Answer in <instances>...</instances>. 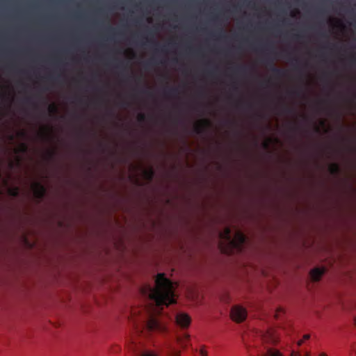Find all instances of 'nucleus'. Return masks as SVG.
<instances>
[{"instance_id": "1", "label": "nucleus", "mask_w": 356, "mask_h": 356, "mask_svg": "<svg viewBox=\"0 0 356 356\" xmlns=\"http://www.w3.org/2000/svg\"><path fill=\"white\" fill-rule=\"evenodd\" d=\"M156 286L152 288L149 286L143 289V293L147 295L152 301L140 309L132 311L134 315L136 312H143L144 315L134 320L136 329L138 332H142L140 327L137 325L140 323L141 327L147 332L161 331L163 326L156 316L161 313L163 306H168L176 302L174 283L167 278L164 273H159L155 279Z\"/></svg>"}, {"instance_id": "2", "label": "nucleus", "mask_w": 356, "mask_h": 356, "mask_svg": "<svg viewBox=\"0 0 356 356\" xmlns=\"http://www.w3.org/2000/svg\"><path fill=\"white\" fill-rule=\"evenodd\" d=\"M220 237L229 245L237 249H241L246 241V236L240 231H237L233 238L231 229L228 227H226L223 232L220 233Z\"/></svg>"}, {"instance_id": "3", "label": "nucleus", "mask_w": 356, "mask_h": 356, "mask_svg": "<svg viewBox=\"0 0 356 356\" xmlns=\"http://www.w3.org/2000/svg\"><path fill=\"white\" fill-rule=\"evenodd\" d=\"M230 315L233 321L241 323L246 319L247 310L242 306L235 305L232 307Z\"/></svg>"}, {"instance_id": "4", "label": "nucleus", "mask_w": 356, "mask_h": 356, "mask_svg": "<svg viewBox=\"0 0 356 356\" xmlns=\"http://www.w3.org/2000/svg\"><path fill=\"white\" fill-rule=\"evenodd\" d=\"M33 190L35 197L38 200L44 198L46 194V188L40 182H35L33 184Z\"/></svg>"}, {"instance_id": "5", "label": "nucleus", "mask_w": 356, "mask_h": 356, "mask_svg": "<svg viewBox=\"0 0 356 356\" xmlns=\"http://www.w3.org/2000/svg\"><path fill=\"white\" fill-rule=\"evenodd\" d=\"M176 322L179 326L186 327L191 323V318L186 314L179 313L176 315Z\"/></svg>"}, {"instance_id": "6", "label": "nucleus", "mask_w": 356, "mask_h": 356, "mask_svg": "<svg viewBox=\"0 0 356 356\" xmlns=\"http://www.w3.org/2000/svg\"><path fill=\"white\" fill-rule=\"evenodd\" d=\"M264 63L266 66L270 67V70L276 77H282L286 75V71L283 69L275 67L273 60H266L264 61Z\"/></svg>"}, {"instance_id": "7", "label": "nucleus", "mask_w": 356, "mask_h": 356, "mask_svg": "<svg viewBox=\"0 0 356 356\" xmlns=\"http://www.w3.org/2000/svg\"><path fill=\"white\" fill-rule=\"evenodd\" d=\"M210 125V122L207 120H203L201 122L197 124L194 127V131L197 134H201L205 129Z\"/></svg>"}, {"instance_id": "8", "label": "nucleus", "mask_w": 356, "mask_h": 356, "mask_svg": "<svg viewBox=\"0 0 356 356\" xmlns=\"http://www.w3.org/2000/svg\"><path fill=\"white\" fill-rule=\"evenodd\" d=\"M324 270L320 268H315L311 270L310 275L314 281H318L324 273Z\"/></svg>"}, {"instance_id": "9", "label": "nucleus", "mask_w": 356, "mask_h": 356, "mask_svg": "<svg viewBox=\"0 0 356 356\" xmlns=\"http://www.w3.org/2000/svg\"><path fill=\"white\" fill-rule=\"evenodd\" d=\"M261 356H283L282 353L274 348H268L265 353H261Z\"/></svg>"}, {"instance_id": "10", "label": "nucleus", "mask_w": 356, "mask_h": 356, "mask_svg": "<svg viewBox=\"0 0 356 356\" xmlns=\"http://www.w3.org/2000/svg\"><path fill=\"white\" fill-rule=\"evenodd\" d=\"M189 335L187 334H184L182 336H179L177 337V342L180 344L182 348H185L187 346L188 341L189 340Z\"/></svg>"}, {"instance_id": "11", "label": "nucleus", "mask_w": 356, "mask_h": 356, "mask_svg": "<svg viewBox=\"0 0 356 356\" xmlns=\"http://www.w3.org/2000/svg\"><path fill=\"white\" fill-rule=\"evenodd\" d=\"M164 93L167 96H177L179 94V90L177 88L172 87L167 88L164 90Z\"/></svg>"}, {"instance_id": "12", "label": "nucleus", "mask_w": 356, "mask_h": 356, "mask_svg": "<svg viewBox=\"0 0 356 356\" xmlns=\"http://www.w3.org/2000/svg\"><path fill=\"white\" fill-rule=\"evenodd\" d=\"M329 170H330V172L334 175H338L340 172V168H339V165L337 163L332 164L330 166Z\"/></svg>"}, {"instance_id": "13", "label": "nucleus", "mask_w": 356, "mask_h": 356, "mask_svg": "<svg viewBox=\"0 0 356 356\" xmlns=\"http://www.w3.org/2000/svg\"><path fill=\"white\" fill-rule=\"evenodd\" d=\"M144 174L149 181H152L154 176V171L152 168H150L145 170Z\"/></svg>"}, {"instance_id": "14", "label": "nucleus", "mask_w": 356, "mask_h": 356, "mask_svg": "<svg viewBox=\"0 0 356 356\" xmlns=\"http://www.w3.org/2000/svg\"><path fill=\"white\" fill-rule=\"evenodd\" d=\"M138 356H157V355L150 350H143L139 352Z\"/></svg>"}, {"instance_id": "15", "label": "nucleus", "mask_w": 356, "mask_h": 356, "mask_svg": "<svg viewBox=\"0 0 356 356\" xmlns=\"http://www.w3.org/2000/svg\"><path fill=\"white\" fill-rule=\"evenodd\" d=\"M147 42H150V40H147ZM151 42L154 44V46L155 47L154 48L155 51H161L162 52H165V45L162 46L160 49H159V48H157L159 46L158 42H156L154 40L151 41Z\"/></svg>"}, {"instance_id": "16", "label": "nucleus", "mask_w": 356, "mask_h": 356, "mask_svg": "<svg viewBox=\"0 0 356 356\" xmlns=\"http://www.w3.org/2000/svg\"><path fill=\"white\" fill-rule=\"evenodd\" d=\"M212 35L213 37H216V38H225L226 37L225 31L222 30V29H220L218 32L212 33Z\"/></svg>"}, {"instance_id": "17", "label": "nucleus", "mask_w": 356, "mask_h": 356, "mask_svg": "<svg viewBox=\"0 0 356 356\" xmlns=\"http://www.w3.org/2000/svg\"><path fill=\"white\" fill-rule=\"evenodd\" d=\"M137 119L138 122H144L146 120V115L144 113H139Z\"/></svg>"}, {"instance_id": "18", "label": "nucleus", "mask_w": 356, "mask_h": 356, "mask_svg": "<svg viewBox=\"0 0 356 356\" xmlns=\"http://www.w3.org/2000/svg\"><path fill=\"white\" fill-rule=\"evenodd\" d=\"M49 111L51 113H56L58 111L57 107L54 104H51L49 106Z\"/></svg>"}, {"instance_id": "19", "label": "nucleus", "mask_w": 356, "mask_h": 356, "mask_svg": "<svg viewBox=\"0 0 356 356\" xmlns=\"http://www.w3.org/2000/svg\"><path fill=\"white\" fill-rule=\"evenodd\" d=\"M283 111L286 113L290 114L294 113V109L289 106H284Z\"/></svg>"}, {"instance_id": "20", "label": "nucleus", "mask_w": 356, "mask_h": 356, "mask_svg": "<svg viewBox=\"0 0 356 356\" xmlns=\"http://www.w3.org/2000/svg\"><path fill=\"white\" fill-rule=\"evenodd\" d=\"M28 147L25 143H22L19 149V152L22 153H25L27 152Z\"/></svg>"}, {"instance_id": "21", "label": "nucleus", "mask_w": 356, "mask_h": 356, "mask_svg": "<svg viewBox=\"0 0 356 356\" xmlns=\"http://www.w3.org/2000/svg\"><path fill=\"white\" fill-rule=\"evenodd\" d=\"M170 355H171V356H180V351L177 350L175 348H172L171 350Z\"/></svg>"}, {"instance_id": "22", "label": "nucleus", "mask_w": 356, "mask_h": 356, "mask_svg": "<svg viewBox=\"0 0 356 356\" xmlns=\"http://www.w3.org/2000/svg\"><path fill=\"white\" fill-rule=\"evenodd\" d=\"M309 337H310L309 334H305L304 337H303V339L299 341L298 343V346H301L303 343L304 341L305 340H308L309 339Z\"/></svg>"}, {"instance_id": "23", "label": "nucleus", "mask_w": 356, "mask_h": 356, "mask_svg": "<svg viewBox=\"0 0 356 356\" xmlns=\"http://www.w3.org/2000/svg\"><path fill=\"white\" fill-rule=\"evenodd\" d=\"M108 31L113 35H115L118 33L116 29L111 26L108 27Z\"/></svg>"}, {"instance_id": "24", "label": "nucleus", "mask_w": 356, "mask_h": 356, "mask_svg": "<svg viewBox=\"0 0 356 356\" xmlns=\"http://www.w3.org/2000/svg\"><path fill=\"white\" fill-rule=\"evenodd\" d=\"M18 193H19V190L18 188H14V189H12L10 191V195L14 196V197H17L18 195Z\"/></svg>"}, {"instance_id": "25", "label": "nucleus", "mask_w": 356, "mask_h": 356, "mask_svg": "<svg viewBox=\"0 0 356 356\" xmlns=\"http://www.w3.org/2000/svg\"><path fill=\"white\" fill-rule=\"evenodd\" d=\"M246 70L247 67L244 65H240L236 67V70L241 72H244Z\"/></svg>"}, {"instance_id": "26", "label": "nucleus", "mask_w": 356, "mask_h": 356, "mask_svg": "<svg viewBox=\"0 0 356 356\" xmlns=\"http://www.w3.org/2000/svg\"><path fill=\"white\" fill-rule=\"evenodd\" d=\"M291 93L296 96L299 97L301 95V91L300 90H294L291 91Z\"/></svg>"}, {"instance_id": "27", "label": "nucleus", "mask_w": 356, "mask_h": 356, "mask_svg": "<svg viewBox=\"0 0 356 356\" xmlns=\"http://www.w3.org/2000/svg\"><path fill=\"white\" fill-rule=\"evenodd\" d=\"M350 61L351 65H356V58L354 56L350 57Z\"/></svg>"}, {"instance_id": "28", "label": "nucleus", "mask_w": 356, "mask_h": 356, "mask_svg": "<svg viewBox=\"0 0 356 356\" xmlns=\"http://www.w3.org/2000/svg\"><path fill=\"white\" fill-rule=\"evenodd\" d=\"M141 92L143 94H147L150 97H152L153 95L152 92H150L149 90H143L141 91Z\"/></svg>"}, {"instance_id": "29", "label": "nucleus", "mask_w": 356, "mask_h": 356, "mask_svg": "<svg viewBox=\"0 0 356 356\" xmlns=\"http://www.w3.org/2000/svg\"><path fill=\"white\" fill-rule=\"evenodd\" d=\"M200 353L202 356H207V352L202 348L200 350Z\"/></svg>"}, {"instance_id": "30", "label": "nucleus", "mask_w": 356, "mask_h": 356, "mask_svg": "<svg viewBox=\"0 0 356 356\" xmlns=\"http://www.w3.org/2000/svg\"><path fill=\"white\" fill-rule=\"evenodd\" d=\"M18 134L19 136L24 137L26 136V132L24 131H22L19 132Z\"/></svg>"}, {"instance_id": "31", "label": "nucleus", "mask_w": 356, "mask_h": 356, "mask_svg": "<svg viewBox=\"0 0 356 356\" xmlns=\"http://www.w3.org/2000/svg\"><path fill=\"white\" fill-rule=\"evenodd\" d=\"M261 338L263 341H266L268 339V337L267 335H261Z\"/></svg>"}, {"instance_id": "32", "label": "nucleus", "mask_w": 356, "mask_h": 356, "mask_svg": "<svg viewBox=\"0 0 356 356\" xmlns=\"http://www.w3.org/2000/svg\"><path fill=\"white\" fill-rule=\"evenodd\" d=\"M294 38H295L296 40H299V39H300V38H302V35H298V34H297V35H294Z\"/></svg>"}, {"instance_id": "33", "label": "nucleus", "mask_w": 356, "mask_h": 356, "mask_svg": "<svg viewBox=\"0 0 356 356\" xmlns=\"http://www.w3.org/2000/svg\"><path fill=\"white\" fill-rule=\"evenodd\" d=\"M26 102L30 104L31 103V98H26Z\"/></svg>"}, {"instance_id": "34", "label": "nucleus", "mask_w": 356, "mask_h": 356, "mask_svg": "<svg viewBox=\"0 0 356 356\" xmlns=\"http://www.w3.org/2000/svg\"><path fill=\"white\" fill-rule=\"evenodd\" d=\"M318 356H327V355L324 353H321Z\"/></svg>"}, {"instance_id": "35", "label": "nucleus", "mask_w": 356, "mask_h": 356, "mask_svg": "<svg viewBox=\"0 0 356 356\" xmlns=\"http://www.w3.org/2000/svg\"><path fill=\"white\" fill-rule=\"evenodd\" d=\"M10 140H13L14 139V136L13 135H10Z\"/></svg>"}, {"instance_id": "36", "label": "nucleus", "mask_w": 356, "mask_h": 356, "mask_svg": "<svg viewBox=\"0 0 356 356\" xmlns=\"http://www.w3.org/2000/svg\"><path fill=\"white\" fill-rule=\"evenodd\" d=\"M208 74H209V75H213V72H212V71H209V72H208Z\"/></svg>"}, {"instance_id": "37", "label": "nucleus", "mask_w": 356, "mask_h": 356, "mask_svg": "<svg viewBox=\"0 0 356 356\" xmlns=\"http://www.w3.org/2000/svg\"><path fill=\"white\" fill-rule=\"evenodd\" d=\"M293 60L296 63L298 62V59L297 58H294Z\"/></svg>"}, {"instance_id": "38", "label": "nucleus", "mask_w": 356, "mask_h": 356, "mask_svg": "<svg viewBox=\"0 0 356 356\" xmlns=\"http://www.w3.org/2000/svg\"><path fill=\"white\" fill-rule=\"evenodd\" d=\"M266 47H267L266 46H263V47H262V49H263L266 50V49H267V48H266Z\"/></svg>"}, {"instance_id": "39", "label": "nucleus", "mask_w": 356, "mask_h": 356, "mask_svg": "<svg viewBox=\"0 0 356 356\" xmlns=\"http://www.w3.org/2000/svg\"><path fill=\"white\" fill-rule=\"evenodd\" d=\"M241 105H242V104H241V102H238V103H237V106H241Z\"/></svg>"}, {"instance_id": "40", "label": "nucleus", "mask_w": 356, "mask_h": 356, "mask_svg": "<svg viewBox=\"0 0 356 356\" xmlns=\"http://www.w3.org/2000/svg\"><path fill=\"white\" fill-rule=\"evenodd\" d=\"M49 78L50 79H51V80H54V77H53V76H50Z\"/></svg>"}, {"instance_id": "41", "label": "nucleus", "mask_w": 356, "mask_h": 356, "mask_svg": "<svg viewBox=\"0 0 356 356\" xmlns=\"http://www.w3.org/2000/svg\"><path fill=\"white\" fill-rule=\"evenodd\" d=\"M1 97V95L0 94V98Z\"/></svg>"}]
</instances>
